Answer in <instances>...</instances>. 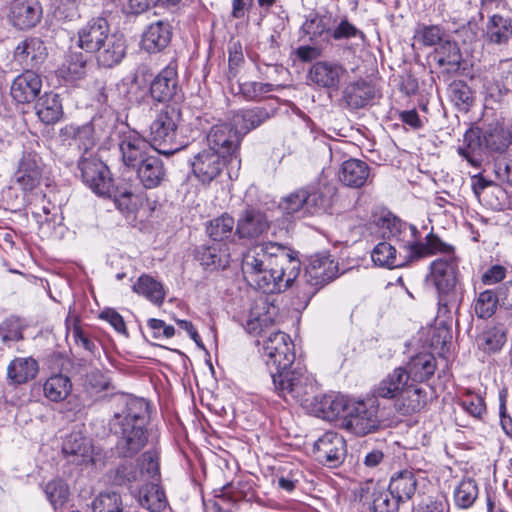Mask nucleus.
<instances>
[{
    "instance_id": "1",
    "label": "nucleus",
    "mask_w": 512,
    "mask_h": 512,
    "mask_svg": "<svg viewBox=\"0 0 512 512\" xmlns=\"http://www.w3.org/2000/svg\"><path fill=\"white\" fill-rule=\"evenodd\" d=\"M300 268L297 252L276 242H264L248 249L241 264L246 281L267 294L291 287Z\"/></svg>"
},
{
    "instance_id": "2",
    "label": "nucleus",
    "mask_w": 512,
    "mask_h": 512,
    "mask_svg": "<svg viewBox=\"0 0 512 512\" xmlns=\"http://www.w3.org/2000/svg\"><path fill=\"white\" fill-rule=\"evenodd\" d=\"M118 410L111 420L117 436L116 450L122 457H133L148 442L146 425L149 420V402L144 398L122 395L117 399Z\"/></svg>"
},
{
    "instance_id": "3",
    "label": "nucleus",
    "mask_w": 512,
    "mask_h": 512,
    "mask_svg": "<svg viewBox=\"0 0 512 512\" xmlns=\"http://www.w3.org/2000/svg\"><path fill=\"white\" fill-rule=\"evenodd\" d=\"M180 121L181 112L173 105H166L156 113L149 135L151 146L160 154L172 155L184 147L176 141Z\"/></svg>"
},
{
    "instance_id": "4",
    "label": "nucleus",
    "mask_w": 512,
    "mask_h": 512,
    "mask_svg": "<svg viewBox=\"0 0 512 512\" xmlns=\"http://www.w3.org/2000/svg\"><path fill=\"white\" fill-rule=\"evenodd\" d=\"M275 392L287 402L303 403L314 392V379L304 368L271 371Z\"/></svg>"
},
{
    "instance_id": "5",
    "label": "nucleus",
    "mask_w": 512,
    "mask_h": 512,
    "mask_svg": "<svg viewBox=\"0 0 512 512\" xmlns=\"http://www.w3.org/2000/svg\"><path fill=\"white\" fill-rule=\"evenodd\" d=\"M459 276V260L453 254L437 258L430 264L428 281L433 284L439 296V306L448 308L449 297L454 295Z\"/></svg>"
},
{
    "instance_id": "6",
    "label": "nucleus",
    "mask_w": 512,
    "mask_h": 512,
    "mask_svg": "<svg viewBox=\"0 0 512 512\" xmlns=\"http://www.w3.org/2000/svg\"><path fill=\"white\" fill-rule=\"evenodd\" d=\"M330 205L329 197L322 191L308 187L298 189L287 195L280 203L285 214L298 218L318 214L325 211Z\"/></svg>"
},
{
    "instance_id": "7",
    "label": "nucleus",
    "mask_w": 512,
    "mask_h": 512,
    "mask_svg": "<svg viewBox=\"0 0 512 512\" xmlns=\"http://www.w3.org/2000/svg\"><path fill=\"white\" fill-rule=\"evenodd\" d=\"M44 173V163L38 153L25 149L16 163L13 173V183L24 193V200L30 201V196L40 186Z\"/></svg>"
},
{
    "instance_id": "8",
    "label": "nucleus",
    "mask_w": 512,
    "mask_h": 512,
    "mask_svg": "<svg viewBox=\"0 0 512 512\" xmlns=\"http://www.w3.org/2000/svg\"><path fill=\"white\" fill-rule=\"evenodd\" d=\"M379 406L375 400L352 401L344 415L343 426L358 436L375 432L380 426Z\"/></svg>"
},
{
    "instance_id": "9",
    "label": "nucleus",
    "mask_w": 512,
    "mask_h": 512,
    "mask_svg": "<svg viewBox=\"0 0 512 512\" xmlns=\"http://www.w3.org/2000/svg\"><path fill=\"white\" fill-rule=\"evenodd\" d=\"M263 354L270 372L286 370L295 360L294 344L288 334L274 331L264 341Z\"/></svg>"
},
{
    "instance_id": "10",
    "label": "nucleus",
    "mask_w": 512,
    "mask_h": 512,
    "mask_svg": "<svg viewBox=\"0 0 512 512\" xmlns=\"http://www.w3.org/2000/svg\"><path fill=\"white\" fill-rule=\"evenodd\" d=\"M79 169L83 182L99 196L112 195V178L108 167L92 154L81 156Z\"/></svg>"
},
{
    "instance_id": "11",
    "label": "nucleus",
    "mask_w": 512,
    "mask_h": 512,
    "mask_svg": "<svg viewBox=\"0 0 512 512\" xmlns=\"http://www.w3.org/2000/svg\"><path fill=\"white\" fill-rule=\"evenodd\" d=\"M190 165L194 177L203 185H208L222 174L226 158L212 147H204L193 155Z\"/></svg>"
},
{
    "instance_id": "12",
    "label": "nucleus",
    "mask_w": 512,
    "mask_h": 512,
    "mask_svg": "<svg viewBox=\"0 0 512 512\" xmlns=\"http://www.w3.org/2000/svg\"><path fill=\"white\" fill-rule=\"evenodd\" d=\"M348 76L347 69L337 61H317L308 72V79L319 88L337 91Z\"/></svg>"
},
{
    "instance_id": "13",
    "label": "nucleus",
    "mask_w": 512,
    "mask_h": 512,
    "mask_svg": "<svg viewBox=\"0 0 512 512\" xmlns=\"http://www.w3.org/2000/svg\"><path fill=\"white\" fill-rule=\"evenodd\" d=\"M110 36V26L107 19L94 17L78 29L77 45L87 53H96Z\"/></svg>"
},
{
    "instance_id": "14",
    "label": "nucleus",
    "mask_w": 512,
    "mask_h": 512,
    "mask_svg": "<svg viewBox=\"0 0 512 512\" xmlns=\"http://www.w3.org/2000/svg\"><path fill=\"white\" fill-rule=\"evenodd\" d=\"M360 501L370 503L374 512H397L400 501L391 493L373 480L362 483L358 489Z\"/></svg>"
},
{
    "instance_id": "15",
    "label": "nucleus",
    "mask_w": 512,
    "mask_h": 512,
    "mask_svg": "<svg viewBox=\"0 0 512 512\" xmlns=\"http://www.w3.org/2000/svg\"><path fill=\"white\" fill-rule=\"evenodd\" d=\"M207 146L219 151L221 156L237 158L242 136L233 126L223 123L214 125L207 134Z\"/></svg>"
},
{
    "instance_id": "16",
    "label": "nucleus",
    "mask_w": 512,
    "mask_h": 512,
    "mask_svg": "<svg viewBox=\"0 0 512 512\" xmlns=\"http://www.w3.org/2000/svg\"><path fill=\"white\" fill-rule=\"evenodd\" d=\"M345 440L338 433L328 431L314 444L316 459L329 467H337L345 456Z\"/></svg>"
},
{
    "instance_id": "17",
    "label": "nucleus",
    "mask_w": 512,
    "mask_h": 512,
    "mask_svg": "<svg viewBox=\"0 0 512 512\" xmlns=\"http://www.w3.org/2000/svg\"><path fill=\"white\" fill-rule=\"evenodd\" d=\"M269 227L270 222L264 212L248 208L239 215L235 233L240 239L252 241L265 234Z\"/></svg>"
},
{
    "instance_id": "18",
    "label": "nucleus",
    "mask_w": 512,
    "mask_h": 512,
    "mask_svg": "<svg viewBox=\"0 0 512 512\" xmlns=\"http://www.w3.org/2000/svg\"><path fill=\"white\" fill-rule=\"evenodd\" d=\"M42 18V7L38 0H13L9 20L14 27L26 30L35 27Z\"/></svg>"
},
{
    "instance_id": "19",
    "label": "nucleus",
    "mask_w": 512,
    "mask_h": 512,
    "mask_svg": "<svg viewBox=\"0 0 512 512\" xmlns=\"http://www.w3.org/2000/svg\"><path fill=\"white\" fill-rule=\"evenodd\" d=\"M150 145L136 131L123 132L119 140V150L123 163L127 167H136L144 158L149 156L147 153Z\"/></svg>"
},
{
    "instance_id": "20",
    "label": "nucleus",
    "mask_w": 512,
    "mask_h": 512,
    "mask_svg": "<svg viewBox=\"0 0 512 512\" xmlns=\"http://www.w3.org/2000/svg\"><path fill=\"white\" fill-rule=\"evenodd\" d=\"M171 37L172 27L169 22L158 20L144 29L140 47L149 54L159 53L169 45Z\"/></svg>"
},
{
    "instance_id": "21",
    "label": "nucleus",
    "mask_w": 512,
    "mask_h": 512,
    "mask_svg": "<svg viewBox=\"0 0 512 512\" xmlns=\"http://www.w3.org/2000/svg\"><path fill=\"white\" fill-rule=\"evenodd\" d=\"M338 274V264L329 256L317 254L310 258L305 278L312 286H323Z\"/></svg>"
},
{
    "instance_id": "22",
    "label": "nucleus",
    "mask_w": 512,
    "mask_h": 512,
    "mask_svg": "<svg viewBox=\"0 0 512 512\" xmlns=\"http://www.w3.org/2000/svg\"><path fill=\"white\" fill-rule=\"evenodd\" d=\"M47 56L44 42L37 37L26 38L14 50V59L22 67L33 69L40 66Z\"/></svg>"
},
{
    "instance_id": "23",
    "label": "nucleus",
    "mask_w": 512,
    "mask_h": 512,
    "mask_svg": "<svg viewBox=\"0 0 512 512\" xmlns=\"http://www.w3.org/2000/svg\"><path fill=\"white\" fill-rule=\"evenodd\" d=\"M42 88L40 75L32 70L26 69L18 75L10 87L11 97L18 103H30L33 101Z\"/></svg>"
},
{
    "instance_id": "24",
    "label": "nucleus",
    "mask_w": 512,
    "mask_h": 512,
    "mask_svg": "<svg viewBox=\"0 0 512 512\" xmlns=\"http://www.w3.org/2000/svg\"><path fill=\"white\" fill-rule=\"evenodd\" d=\"M413 381L404 367L393 369L374 388V395L383 399H397L404 389H408Z\"/></svg>"
},
{
    "instance_id": "25",
    "label": "nucleus",
    "mask_w": 512,
    "mask_h": 512,
    "mask_svg": "<svg viewBox=\"0 0 512 512\" xmlns=\"http://www.w3.org/2000/svg\"><path fill=\"white\" fill-rule=\"evenodd\" d=\"M177 89V66L169 63L154 78L150 85L151 97L158 102L170 100Z\"/></svg>"
},
{
    "instance_id": "26",
    "label": "nucleus",
    "mask_w": 512,
    "mask_h": 512,
    "mask_svg": "<svg viewBox=\"0 0 512 512\" xmlns=\"http://www.w3.org/2000/svg\"><path fill=\"white\" fill-rule=\"evenodd\" d=\"M383 228L385 229L383 232L384 236L398 242L400 248L404 249L409 255L418 235L416 227L396 217H391L384 219Z\"/></svg>"
},
{
    "instance_id": "27",
    "label": "nucleus",
    "mask_w": 512,
    "mask_h": 512,
    "mask_svg": "<svg viewBox=\"0 0 512 512\" xmlns=\"http://www.w3.org/2000/svg\"><path fill=\"white\" fill-rule=\"evenodd\" d=\"M137 176L147 189L158 187L165 179L166 170L164 164L157 156L149 155L137 166Z\"/></svg>"
},
{
    "instance_id": "28",
    "label": "nucleus",
    "mask_w": 512,
    "mask_h": 512,
    "mask_svg": "<svg viewBox=\"0 0 512 512\" xmlns=\"http://www.w3.org/2000/svg\"><path fill=\"white\" fill-rule=\"evenodd\" d=\"M271 117L267 109L263 107H253L237 111L232 119L231 125L238 130L243 137L251 130L256 129Z\"/></svg>"
},
{
    "instance_id": "29",
    "label": "nucleus",
    "mask_w": 512,
    "mask_h": 512,
    "mask_svg": "<svg viewBox=\"0 0 512 512\" xmlns=\"http://www.w3.org/2000/svg\"><path fill=\"white\" fill-rule=\"evenodd\" d=\"M391 493L401 503L410 500L418 487V477L413 470H402L392 475L389 486Z\"/></svg>"
},
{
    "instance_id": "30",
    "label": "nucleus",
    "mask_w": 512,
    "mask_h": 512,
    "mask_svg": "<svg viewBox=\"0 0 512 512\" xmlns=\"http://www.w3.org/2000/svg\"><path fill=\"white\" fill-rule=\"evenodd\" d=\"M99 65L111 68L119 64L126 54L125 39L122 35L111 34L104 45L96 51Z\"/></svg>"
},
{
    "instance_id": "31",
    "label": "nucleus",
    "mask_w": 512,
    "mask_h": 512,
    "mask_svg": "<svg viewBox=\"0 0 512 512\" xmlns=\"http://www.w3.org/2000/svg\"><path fill=\"white\" fill-rule=\"evenodd\" d=\"M373 86L368 82L360 80L348 84L342 92V100L349 109H360L365 107L374 97Z\"/></svg>"
},
{
    "instance_id": "32",
    "label": "nucleus",
    "mask_w": 512,
    "mask_h": 512,
    "mask_svg": "<svg viewBox=\"0 0 512 512\" xmlns=\"http://www.w3.org/2000/svg\"><path fill=\"white\" fill-rule=\"evenodd\" d=\"M403 367L413 382L422 383L434 375L436 360L431 353H419L411 357Z\"/></svg>"
},
{
    "instance_id": "33",
    "label": "nucleus",
    "mask_w": 512,
    "mask_h": 512,
    "mask_svg": "<svg viewBox=\"0 0 512 512\" xmlns=\"http://www.w3.org/2000/svg\"><path fill=\"white\" fill-rule=\"evenodd\" d=\"M419 383L413 382L408 389L395 399V407L403 415H409L420 411L426 404L427 394Z\"/></svg>"
},
{
    "instance_id": "34",
    "label": "nucleus",
    "mask_w": 512,
    "mask_h": 512,
    "mask_svg": "<svg viewBox=\"0 0 512 512\" xmlns=\"http://www.w3.org/2000/svg\"><path fill=\"white\" fill-rule=\"evenodd\" d=\"M38 118L44 124H54L63 116V107L57 93L46 92L38 98L35 104Z\"/></svg>"
},
{
    "instance_id": "35",
    "label": "nucleus",
    "mask_w": 512,
    "mask_h": 512,
    "mask_svg": "<svg viewBox=\"0 0 512 512\" xmlns=\"http://www.w3.org/2000/svg\"><path fill=\"white\" fill-rule=\"evenodd\" d=\"M369 173L370 169L366 162L359 159H349L343 162L339 179L348 187L359 188L367 182Z\"/></svg>"
},
{
    "instance_id": "36",
    "label": "nucleus",
    "mask_w": 512,
    "mask_h": 512,
    "mask_svg": "<svg viewBox=\"0 0 512 512\" xmlns=\"http://www.w3.org/2000/svg\"><path fill=\"white\" fill-rule=\"evenodd\" d=\"M38 363L31 357H18L7 367V376L13 384H24L35 378L38 373Z\"/></svg>"
},
{
    "instance_id": "37",
    "label": "nucleus",
    "mask_w": 512,
    "mask_h": 512,
    "mask_svg": "<svg viewBox=\"0 0 512 512\" xmlns=\"http://www.w3.org/2000/svg\"><path fill=\"white\" fill-rule=\"evenodd\" d=\"M371 259L375 265L389 269L404 266L408 259V254L402 256L397 254L396 248L388 242L378 243L371 252Z\"/></svg>"
},
{
    "instance_id": "38",
    "label": "nucleus",
    "mask_w": 512,
    "mask_h": 512,
    "mask_svg": "<svg viewBox=\"0 0 512 512\" xmlns=\"http://www.w3.org/2000/svg\"><path fill=\"white\" fill-rule=\"evenodd\" d=\"M71 391V379L61 373L51 375L43 384V395L52 402L58 403L65 400Z\"/></svg>"
},
{
    "instance_id": "39",
    "label": "nucleus",
    "mask_w": 512,
    "mask_h": 512,
    "mask_svg": "<svg viewBox=\"0 0 512 512\" xmlns=\"http://www.w3.org/2000/svg\"><path fill=\"white\" fill-rule=\"evenodd\" d=\"M452 251V247L442 242L441 239L430 233L426 236L424 242L418 241V236L408 255L409 260H417L436 253H448Z\"/></svg>"
},
{
    "instance_id": "40",
    "label": "nucleus",
    "mask_w": 512,
    "mask_h": 512,
    "mask_svg": "<svg viewBox=\"0 0 512 512\" xmlns=\"http://www.w3.org/2000/svg\"><path fill=\"white\" fill-rule=\"evenodd\" d=\"M61 134L65 138L73 139L79 149L83 150L82 156H88L89 151L94 147L93 127L90 123L82 126L68 124L61 129Z\"/></svg>"
},
{
    "instance_id": "41",
    "label": "nucleus",
    "mask_w": 512,
    "mask_h": 512,
    "mask_svg": "<svg viewBox=\"0 0 512 512\" xmlns=\"http://www.w3.org/2000/svg\"><path fill=\"white\" fill-rule=\"evenodd\" d=\"M87 74V59L81 52H71L59 69V75L67 82L74 83Z\"/></svg>"
},
{
    "instance_id": "42",
    "label": "nucleus",
    "mask_w": 512,
    "mask_h": 512,
    "mask_svg": "<svg viewBox=\"0 0 512 512\" xmlns=\"http://www.w3.org/2000/svg\"><path fill=\"white\" fill-rule=\"evenodd\" d=\"M351 402L342 395H324L319 400L321 417L328 421H334L340 416L344 418Z\"/></svg>"
},
{
    "instance_id": "43",
    "label": "nucleus",
    "mask_w": 512,
    "mask_h": 512,
    "mask_svg": "<svg viewBox=\"0 0 512 512\" xmlns=\"http://www.w3.org/2000/svg\"><path fill=\"white\" fill-rule=\"evenodd\" d=\"M138 502L151 512H159L167 505L164 491L155 482L147 483L140 489Z\"/></svg>"
},
{
    "instance_id": "44",
    "label": "nucleus",
    "mask_w": 512,
    "mask_h": 512,
    "mask_svg": "<svg viewBox=\"0 0 512 512\" xmlns=\"http://www.w3.org/2000/svg\"><path fill=\"white\" fill-rule=\"evenodd\" d=\"M133 291L154 304H162L165 298L163 285L148 274L141 275L133 285Z\"/></svg>"
},
{
    "instance_id": "45",
    "label": "nucleus",
    "mask_w": 512,
    "mask_h": 512,
    "mask_svg": "<svg viewBox=\"0 0 512 512\" xmlns=\"http://www.w3.org/2000/svg\"><path fill=\"white\" fill-rule=\"evenodd\" d=\"M486 36L495 44L507 42L512 36V24L509 18L501 15H492L486 25Z\"/></svg>"
},
{
    "instance_id": "46",
    "label": "nucleus",
    "mask_w": 512,
    "mask_h": 512,
    "mask_svg": "<svg viewBox=\"0 0 512 512\" xmlns=\"http://www.w3.org/2000/svg\"><path fill=\"white\" fill-rule=\"evenodd\" d=\"M435 58L440 67L447 72L457 71L461 63V53L455 42L445 40L435 50Z\"/></svg>"
},
{
    "instance_id": "47",
    "label": "nucleus",
    "mask_w": 512,
    "mask_h": 512,
    "mask_svg": "<svg viewBox=\"0 0 512 512\" xmlns=\"http://www.w3.org/2000/svg\"><path fill=\"white\" fill-rule=\"evenodd\" d=\"M302 31L310 41H317L325 34H330V17L319 14H310L302 25Z\"/></svg>"
},
{
    "instance_id": "48",
    "label": "nucleus",
    "mask_w": 512,
    "mask_h": 512,
    "mask_svg": "<svg viewBox=\"0 0 512 512\" xmlns=\"http://www.w3.org/2000/svg\"><path fill=\"white\" fill-rule=\"evenodd\" d=\"M499 305L497 292L491 289L480 292L474 300L473 308L476 316L481 319L490 318Z\"/></svg>"
},
{
    "instance_id": "49",
    "label": "nucleus",
    "mask_w": 512,
    "mask_h": 512,
    "mask_svg": "<svg viewBox=\"0 0 512 512\" xmlns=\"http://www.w3.org/2000/svg\"><path fill=\"white\" fill-rule=\"evenodd\" d=\"M506 342V332L502 326L485 330L477 339L478 347L485 352L499 351Z\"/></svg>"
},
{
    "instance_id": "50",
    "label": "nucleus",
    "mask_w": 512,
    "mask_h": 512,
    "mask_svg": "<svg viewBox=\"0 0 512 512\" xmlns=\"http://www.w3.org/2000/svg\"><path fill=\"white\" fill-rule=\"evenodd\" d=\"M159 452L156 449L148 450L139 459L140 471L144 482H155L160 479Z\"/></svg>"
},
{
    "instance_id": "51",
    "label": "nucleus",
    "mask_w": 512,
    "mask_h": 512,
    "mask_svg": "<svg viewBox=\"0 0 512 512\" xmlns=\"http://www.w3.org/2000/svg\"><path fill=\"white\" fill-rule=\"evenodd\" d=\"M478 496V487L473 479H463L454 490L455 504L463 509L473 505Z\"/></svg>"
},
{
    "instance_id": "52",
    "label": "nucleus",
    "mask_w": 512,
    "mask_h": 512,
    "mask_svg": "<svg viewBox=\"0 0 512 512\" xmlns=\"http://www.w3.org/2000/svg\"><path fill=\"white\" fill-rule=\"evenodd\" d=\"M44 492L54 510L62 508L69 497L68 486L61 479L49 481L44 487Z\"/></svg>"
},
{
    "instance_id": "53",
    "label": "nucleus",
    "mask_w": 512,
    "mask_h": 512,
    "mask_svg": "<svg viewBox=\"0 0 512 512\" xmlns=\"http://www.w3.org/2000/svg\"><path fill=\"white\" fill-rule=\"evenodd\" d=\"M62 451L67 455L81 457L84 460L90 456L91 446L89 440L80 433H71L65 439Z\"/></svg>"
},
{
    "instance_id": "54",
    "label": "nucleus",
    "mask_w": 512,
    "mask_h": 512,
    "mask_svg": "<svg viewBox=\"0 0 512 512\" xmlns=\"http://www.w3.org/2000/svg\"><path fill=\"white\" fill-rule=\"evenodd\" d=\"M234 225V218L228 214H223L210 221L207 233L214 241H221L231 235Z\"/></svg>"
},
{
    "instance_id": "55",
    "label": "nucleus",
    "mask_w": 512,
    "mask_h": 512,
    "mask_svg": "<svg viewBox=\"0 0 512 512\" xmlns=\"http://www.w3.org/2000/svg\"><path fill=\"white\" fill-rule=\"evenodd\" d=\"M91 505L93 512H123L121 496L116 492L99 494Z\"/></svg>"
},
{
    "instance_id": "56",
    "label": "nucleus",
    "mask_w": 512,
    "mask_h": 512,
    "mask_svg": "<svg viewBox=\"0 0 512 512\" xmlns=\"http://www.w3.org/2000/svg\"><path fill=\"white\" fill-rule=\"evenodd\" d=\"M113 483L115 485L132 486L134 483H144L140 468L132 463L119 465L114 472Z\"/></svg>"
},
{
    "instance_id": "57",
    "label": "nucleus",
    "mask_w": 512,
    "mask_h": 512,
    "mask_svg": "<svg viewBox=\"0 0 512 512\" xmlns=\"http://www.w3.org/2000/svg\"><path fill=\"white\" fill-rule=\"evenodd\" d=\"M198 254L201 264L206 268H224L228 263V255L221 253L215 245L202 247Z\"/></svg>"
},
{
    "instance_id": "58",
    "label": "nucleus",
    "mask_w": 512,
    "mask_h": 512,
    "mask_svg": "<svg viewBox=\"0 0 512 512\" xmlns=\"http://www.w3.org/2000/svg\"><path fill=\"white\" fill-rule=\"evenodd\" d=\"M24 323L18 317H8L0 324V339L4 343L19 341L23 338Z\"/></svg>"
},
{
    "instance_id": "59",
    "label": "nucleus",
    "mask_w": 512,
    "mask_h": 512,
    "mask_svg": "<svg viewBox=\"0 0 512 512\" xmlns=\"http://www.w3.org/2000/svg\"><path fill=\"white\" fill-rule=\"evenodd\" d=\"M108 197L113 198L116 207L123 213L134 212L139 204L138 195L127 189L114 190L112 187V195Z\"/></svg>"
},
{
    "instance_id": "60",
    "label": "nucleus",
    "mask_w": 512,
    "mask_h": 512,
    "mask_svg": "<svg viewBox=\"0 0 512 512\" xmlns=\"http://www.w3.org/2000/svg\"><path fill=\"white\" fill-rule=\"evenodd\" d=\"M450 98L461 110H467L472 104V93L467 84L462 81L453 82L450 85Z\"/></svg>"
},
{
    "instance_id": "61",
    "label": "nucleus",
    "mask_w": 512,
    "mask_h": 512,
    "mask_svg": "<svg viewBox=\"0 0 512 512\" xmlns=\"http://www.w3.org/2000/svg\"><path fill=\"white\" fill-rule=\"evenodd\" d=\"M462 408L476 419H482L486 414V404L480 394L467 391L461 400Z\"/></svg>"
},
{
    "instance_id": "62",
    "label": "nucleus",
    "mask_w": 512,
    "mask_h": 512,
    "mask_svg": "<svg viewBox=\"0 0 512 512\" xmlns=\"http://www.w3.org/2000/svg\"><path fill=\"white\" fill-rule=\"evenodd\" d=\"M269 313H260L257 308L252 309L246 320L245 329L248 333L259 335L272 323Z\"/></svg>"
},
{
    "instance_id": "63",
    "label": "nucleus",
    "mask_w": 512,
    "mask_h": 512,
    "mask_svg": "<svg viewBox=\"0 0 512 512\" xmlns=\"http://www.w3.org/2000/svg\"><path fill=\"white\" fill-rule=\"evenodd\" d=\"M443 30L437 26H422L415 32V39L424 46H434L443 42Z\"/></svg>"
},
{
    "instance_id": "64",
    "label": "nucleus",
    "mask_w": 512,
    "mask_h": 512,
    "mask_svg": "<svg viewBox=\"0 0 512 512\" xmlns=\"http://www.w3.org/2000/svg\"><path fill=\"white\" fill-rule=\"evenodd\" d=\"M272 90V85L268 83H260L254 81H247L239 84V92L247 100H256L263 94Z\"/></svg>"
}]
</instances>
